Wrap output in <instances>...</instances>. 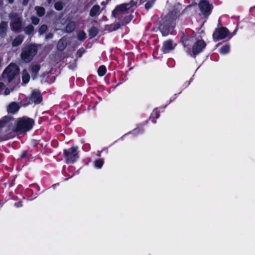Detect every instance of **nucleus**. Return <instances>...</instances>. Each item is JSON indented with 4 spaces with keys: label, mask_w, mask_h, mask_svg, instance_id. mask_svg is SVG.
Returning <instances> with one entry per match:
<instances>
[{
    "label": "nucleus",
    "mask_w": 255,
    "mask_h": 255,
    "mask_svg": "<svg viewBox=\"0 0 255 255\" xmlns=\"http://www.w3.org/2000/svg\"><path fill=\"white\" fill-rule=\"evenodd\" d=\"M33 124V120L26 117L20 118L16 122L8 117H4L0 120V136L7 134L12 131L25 132L31 129Z\"/></svg>",
    "instance_id": "obj_1"
},
{
    "label": "nucleus",
    "mask_w": 255,
    "mask_h": 255,
    "mask_svg": "<svg viewBox=\"0 0 255 255\" xmlns=\"http://www.w3.org/2000/svg\"><path fill=\"white\" fill-rule=\"evenodd\" d=\"M19 68L14 64H10L2 73V79L10 83L19 73Z\"/></svg>",
    "instance_id": "obj_2"
},
{
    "label": "nucleus",
    "mask_w": 255,
    "mask_h": 255,
    "mask_svg": "<svg viewBox=\"0 0 255 255\" xmlns=\"http://www.w3.org/2000/svg\"><path fill=\"white\" fill-rule=\"evenodd\" d=\"M37 48L35 45H30L25 47L21 54L22 59L25 62H30L36 54Z\"/></svg>",
    "instance_id": "obj_3"
},
{
    "label": "nucleus",
    "mask_w": 255,
    "mask_h": 255,
    "mask_svg": "<svg viewBox=\"0 0 255 255\" xmlns=\"http://www.w3.org/2000/svg\"><path fill=\"white\" fill-rule=\"evenodd\" d=\"M174 20L175 18L173 20H170L169 18L168 17L165 21L160 25L159 28L162 36H165L171 33V31L175 25Z\"/></svg>",
    "instance_id": "obj_4"
},
{
    "label": "nucleus",
    "mask_w": 255,
    "mask_h": 255,
    "mask_svg": "<svg viewBox=\"0 0 255 255\" xmlns=\"http://www.w3.org/2000/svg\"><path fill=\"white\" fill-rule=\"evenodd\" d=\"M77 147H72L68 150H64V154L67 163L74 162L78 158Z\"/></svg>",
    "instance_id": "obj_5"
},
{
    "label": "nucleus",
    "mask_w": 255,
    "mask_h": 255,
    "mask_svg": "<svg viewBox=\"0 0 255 255\" xmlns=\"http://www.w3.org/2000/svg\"><path fill=\"white\" fill-rule=\"evenodd\" d=\"M11 28L14 31H18L21 28V19L16 13H12L10 15Z\"/></svg>",
    "instance_id": "obj_6"
},
{
    "label": "nucleus",
    "mask_w": 255,
    "mask_h": 255,
    "mask_svg": "<svg viewBox=\"0 0 255 255\" xmlns=\"http://www.w3.org/2000/svg\"><path fill=\"white\" fill-rule=\"evenodd\" d=\"M228 30L226 27H221L215 30L213 34V38L215 41L225 38L229 34Z\"/></svg>",
    "instance_id": "obj_7"
},
{
    "label": "nucleus",
    "mask_w": 255,
    "mask_h": 255,
    "mask_svg": "<svg viewBox=\"0 0 255 255\" xmlns=\"http://www.w3.org/2000/svg\"><path fill=\"white\" fill-rule=\"evenodd\" d=\"M131 5L129 3L122 4L116 7L113 11L115 17H119L122 13H125Z\"/></svg>",
    "instance_id": "obj_8"
},
{
    "label": "nucleus",
    "mask_w": 255,
    "mask_h": 255,
    "mask_svg": "<svg viewBox=\"0 0 255 255\" xmlns=\"http://www.w3.org/2000/svg\"><path fill=\"white\" fill-rule=\"evenodd\" d=\"M206 43L202 40H198L194 43L192 47V53L196 55L199 53L205 47Z\"/></svg>",
    "instance_id": "obj_9"
},
{
    "label": "nucleus",
    "mask_w": 255,
    "mask_h": 255,
    "mask_svg": "<svg viewBox=\"0 0 255 255\" xmlns=\"http://www.w3.org/2000/svg\"><path fill=\"white\" fill-rule=\"evenodd\" d=\"M176 44L170 40H167L163 43L162 47V51L164 53H168L173 50L176 46Z\"/></svg>",
    "instance_id": "obj_10"
},
{
    "label": "nucleus",
    "mask_w": 255,
    "mask_h": 255,
    "mask_svg": "<svg viewBox=\"0 0 255 255\" xmlns=\"http://www.w3.org/2000/svg\"><path fill=\"white\" fill-rule=\"evenodd\" d=\"M199 6L204 14L209 12L211 9V6L207 0H200Z\"/></svg>",
    "instance_id": "obj_11"
},
{
    "label": "nucleus",
    "mask_w": 255,
    "mask_h": 255,
    "mask_svg": "<svg viewBox=\"0 0 255 255\" xmlns=\"http://www.w3.org/2000/svg\"><path fill=\"white\" fill-rule=\"evenodd\" d=\"M19 108L20 106L17 103L12 102L8 106L7 111L8 113L14 114L18 111Z\"/></svg>",
    "instance_id": "obj_12"
},
{
    "label": "nucleus",
    "mask_w": 255,
    "mask_h": 255,
    "mask_svg": "<svg viewBox=\"0 0 255 255\" xmlns=\"http://www.w3.org/2000/svg\"><path fill=\"white\" fill-rule=\"evenodd\" d=\"M31 99L33 100L35 103H40L41 101V98L39 92L37 91H33L31 96Z\"/></svg>",
    "instance_id": "obj_13"
},
{
    "label": "nucleus",
    "mask_w": 255,
    "mask_h": 255,
    "mask_svg": "<svg viewBox=\"0 0 255 255\" xmlns=\"http://www.w3.org/2000/svg\"><path fill=\"white\" fill-rule=\"evenodd\" d=\"M100 6L98 5H95L92 7L90 12V15L93 17L100 13Z\"/></svg>",
    "instance_id": "obj_14"
},
{
    "label": "nucleus",
    "mask_w": 255,
    "mask_h": 255,
    "mask_svg": "<svg viewBox=\"0 0 255 255\" xmlns=\"http://www.w3.org/2000/svg\"><path fill=\"white\" fill-rule=\"evenodd\" d=\"M30 79V76L26 70L22 72V81L24 84H27Z\"/></svg>",
    "instance_id": "obj_15"
},
{
    "label": "nucleus",
    "mask_w": 255,
    "mask_h": 255,
    "mask_svg": "<svg viewBox=\"0 0 255 255\" xmlns=\"http://www.w3.org/2000/svg\"><path fill=\"white\" fill-rule=\"evenodd\" d=\"M39 65H35L31 68V75L33 78H35L37 76V74L40 69Z\"/></svg>",
    "instance_id": "obj_16"
},
{
    "label": "nucleus",
    "mask_w": 255,
    "mask_h": 255,
    "mask_svg": "<svg viewBox=\"0 0 255 255\" xmlns=\"http://www.w3.org/2000/svg\"><path fill=\"white\" fill-rule=\"evenodd\" d=\"M23 39V38L22 36L19 35L17 36L13 40L12 45L13 46H17L20 45L22 43Z\"/></svg>",
    "instance_id": "obj_17"
},
{
    "label": "nucleus",
    "mask_w": 255,
    "mask_h": 255,
    "mask_svg": "<svg viewBox=\"0 0 255 255\" xmlns=\"http://www.w3.org/2000/svg\"><path fill=\"white\" fill-rule=\"evenodd\" d=\"M75 28V23L73 22H70L67 24L66 27V31L67 32H71Z\"/></svg>",
    "instance_id": "obj_18"
},
{
    "label": "nucleus",
    "mask_w": 255,
    "mask_h": 255,
    "mask_svg": "<svg viewBox=\"0 0 255 255\" xmlns=\"http://www.w3.org/2000/svg\"><path fill=\"white\" fill-rule=\"evenodd\" d=\"M66 42L63 39H61L59 41L58 44H57V48L59 50H63L64 49V48L66 47Z\"/></svg>",
    "instance_id": "obj_19"
},
{
    "label": "nucleus",
    "mask_w": 255,
    "mask_h": 255,
    "mask_svg": "<svg viewBox=\"0 0 255 255\" xmlns=\"http://www.w3.org/2000/svg\"><path fill=\"white\" fill-rule=\"evenodd\" d=\"M106 72V68L105 66L102 65L99 67L98 70V73L99 76H103Z\"/></svg>",
    "instance_id": "obj_20"
},
{
    "label": "nucleus",
    "mask_w": 255,
    "mask_h": 255,
    "mask_svg": "<svg viewBox=\"0 0 255 255\" xmlns=\"http://www.w3.org/2000/svg\"><path fill=\"white\" fill-rule=\"evenodd\" d=\"M230 51V46L229 45H226L222 47L220 49V52L221 54H226Z\"/></svg>",
    "instance_id": "obj_21"
},
{
    "label": "nucleus",
    "mask_w": 255,
    "mask_h": 255,
    "mask_svg": "<svg viewBox=\"0 0 255 255\" xmlns=\"http://www.w3.org/2000/svg\"><path fill=\"white\" fill-rule=\"evenodd\" d=\"M98 30L96 27H92L90 31H89V35L90 36L91 38H93L96 36V35L98 34Z\"/></svg>",
    "instance_id": "obj_22"
},
{
    "label": "nucleus",
    "mask_w": 255,
    "mask_h": 255,
    "mask_svg": "<svg viewBox=\"0 0 255 255\" xmlns=\"http://www.w3.org/2000/svg\"><path fill=\"white\" fill-rule=\"evenodd\" d=\"M86 37V33L83 31H80L78 34V35H77V38L79 40H83L84 39H85Z\"/></svg>",
    "instance_id": "obj_23"
},
{
    "label": "nucleus",
    "mask_w": 255,
    "mask_h": 255,
    "mask_svg": "<svg viewBox=\"0 0 255 255\" xmlns=\"http://www.w3.org/2000/svg\"><path fill=\"white\" fill-rule=\"evenodd\" d=\"M35 10L39 16H42L44 14V9L43 7L37 6Z\"/></svg>",
    "instance_id": "obj_24"
},
{
    "label": "nucleus",
    "mask_w": 255,
    "mask_h": 255,
    "mask_svg": "<svg viewBox=\"0 0 255 255\" xmlns=\"http://www.w3.org/2000/svg\"><path fill=\"white\" fill-rule=\"evenodd\" d=\"M34 30L33 26L29 25L26 27L24 29V31L27 34H31Z\"/></svg>",
    "instance_id": "obj_25"
},
{
    "label": "nucleus",
    "mask_w": 255,
    "mask_h": 255,
    "mask_svg": "<svg viewBox=\"0 0 255 255\" xmlns=\"http://www.w3.org/2000/svg\"><path fill=\"white\" fill-rule=\"evenodd\" d=\"M54 7L56 10H60L63 8V5L61 1H58L55 3Z\"/></svg>",
    "instance_id": "obj_26"
},
{
    "label": "nucleus",
    "mask_w": 255,
    "mask_h": 255,
    "mask_svg": "<svg viewBox=\"0 0 255 255\" xmlns=\"http://www.w3.org/2000/svg\"><path fill=\"white\" fill-rule=\"evenodd\" d=\"M154 1L155 0H149L148 1L145 5V8L147 9L150 8L154 3Z\"/></svg>",
    "instance_id": "obj_27"
},
{
    "label": "nucleus",
    "mask_w": 255,
    "mask_h": 255,
    "mask_svg": "<svg viewBox=\"0 0 255 255\" xmlns=\"http://www.w3.org/2000/svg\"><path fill=\"white\" fill-rule=\"evenodd\" d=\"M103 160H102L101 159L96 160L95 162V167H96L98 168H101L102 166H103Z\"/></svg>",
    "instance_id": "obj_28"
},
{
    "label": "nucleus",
    "mask_w": 255,
    "mask_h": 255,
    "mask_svg": "<svg viewBox=\"0 0 255 255\" xmlns=\"http://www.w3.org/2000/svg\"><path fill=\"white\" fill-rule=\"evenodd\" d=\"M7 26V23L5 22H2L0 24V30L1 32H4Z\"/></svg>",
    "instance_id": "obj_29"
},
{
    "label": "nucleus",
    "mask_w": 255,
    "mask_h": 255,
    "mask_svg": "<svg viewBox=\"0 0 255 255\" xmlns=\"http://www.w3.org/2000/svg\"><path fill=\"white\" fill-rule=\"evenodd\" d=\"M47 29V27L45 25H42L39 30V34H42L43 33H44Z\"/></svg>",
    "instance_id": "obj_30"
},
{
    "label": "nucleus",
    "mask_w": 255,
    "mask_h": 255,
    "mask_svg": "<svg viewBox=\"0 0 255 255\" xmlns=\"http://www.w3.org/2000/svg\"><path fill=\"white\" fill-rule=\"evenodd\" d=\"M182 43L184 47H188L190 45V40L189 39H186L182 40Z\"/></svg>",
    "instance_id": "obj_31"
},
{
    "label": "nucleus",
    "mask_w": 255,
    "mask_h": 255,
    "mask_svg": "<svg viewBox=\"0 0 255 255\" xmlns=\"http://www.w3.org/2000/svg\"><path fill=\"white\" fill-rule=\"evenodd\" d=\"M171 15H172V13H171V14H168V15L167 16V17H166V19H165V21H166V20L167 19V18H168H168H169V20H173V19H174V18H175V20H174V21H175V20L176 19L177 16H176V15H175V14H174V15H173V16H171Z\"/></svg>",
    "instance_id": "obj_32"
},
{
    "label": "nucleus",
    "mask_w": 255,
    "mask_h": 255,
    "mask_svg": "<svg viewBox=\"0 0 255 255\" xmlns=\"http://www.w3.org/2000/svg\"><path fill=\"white\" fill-rule=\"evenodd\" d=\"M31 20H32V22L35 25L37 24L39 22L38 18H37L35 17H32Z\"/></svg>",
    "instance_id": "obj_33"
},
{
    "label": "nucleus",
    "mask_w": 255,
    "mask_h": 255,
    "mask_svg": "<svg viewBox=\"0 0 255 255\" xmlns=\"http://www.w3.org/2000/svg\"><path fill=\"white\" fill-rule=\"evenodd\" d=\"M131 16H128V17H126L125 19V22H124V24H127L131 20Z\"/></svg>",
    "instance_id": "obj_34"
},
{
    "label": "nucleus",
    "mask_w": 255,
    "mask_h": 255,
    "mask_svg": "<svg viewBox=\"0 0 255 255\" xmlns=\"http://www.w3.org/2000/svg\"><path fill=\"white\" fill-rule=\"evenodd\" d=\"M53 37V34L52 33H49L45 36V39H51Z\"/></svg>",
    "instance_id": "obj_35"
},
{
    "label": "nucleus",
    "mask_w": 255,
    "mask_h": 255,
    "mask_svg": "<svg viewBox=\"0 0 255 255\" xmlns=\"http://www.w3.org/2000/svg\"><path fill=\"white\" fill-rule=\"evenodd\" d=\"M12 89H11V90H9V89H5V91H4V95H8V94L10 93V91H12Z\"/></svg>",
    "instance_id": "obj_36"
},
{
    "label": "nucleus",
    "mask_w": 255,
    "mask_h": 255,
    "mask_svg": "<svg viewBox=\"0 0 255 255\" xmlns=\"http://www.w3.org/2000/svg\"><path fill=\"white\" fill-rule=\"evenodd\" d=\"M120 27V24H117L115 27L114 28V30H117Z\"/></svg>",
    "instance_id": "obj_37"
},
{
    "label": "nucleus",
    "mask_w": 255,
    "mask_h": 255,
    "mask_svg": "<svg viewBox=\"0 0 255 255\" xmlns=\"http://www.w3.org/2000/svg\"><path fill=\"white\" fill-rule=\"evenodd\" d=\"M29 0H23V3L24 5H26L28 3Z\"/></svg>",
    "instance_id": "obj_38"
},
{
    "label": "nucleus",
    "mask_w": 255,
    "mask_h": 255,
    "mask_svg": "<svg viewBox=\"0 0 255 255\" xmlns=\"http://www.w3.org/2000/svg\"><path fill=\"white\" fill-rule=\"evenodd\" d=\"M26 153V152H24L23 153H22L21 155H20V157L21 158H22L23 157H24V156L25 155Z\"/></svg>",
    "instance_id": "obj_39"
},
{
    "label": "nucleus",
    "mask_w": 255,
    "mask_h": 255,
    "mask_svg": "<svg viewBox=\"0 0 255 255\" xmlns=\"http://www.w3.org/2000/svg\"><path fill=\"white\" fill-rule=\"evenodd\" d=\"M176 7H177V9H179V8H180L181 6H180V5L179 4H177L176 5Z\"/></svg>",
    "instance_id": "obj_40"
},
{
    "label": "nucleus",
    "mask_w": 255,
    "mask_h": 255,
    "mask_svg": "<svg viewBox=\"0 0 255 255\" xmlns=\"http://www.w3.org/2000/svg\"><path fill=\"white\" fill-rule=\"evenodd\" d=\"M3 86V84L2 82H0V88Z\"/></svg>",
    "instance_id": "obj_41"
},
{
    "label": "nucleus",
    "mask_w": 255,
    "mask_h": 255,
    "mask_svg": "<svg viewBox=\"0 0 255 255\" xmlns=\"http://www.w3.org/2000/svg\"><path fill=\"white\" fill-rule=\"evenodd\" d=\"M8 0L9 2L10 3H11L13 2V0Z\"/></svg>",
    "instance_id": "obj_42"
},
{
    "label": "nucleus",
    "mask_w": 255,
    "mask_h": 255,
    "mask_svg": "<svg viewBox=\"0 0 255 255\" xmlns=\"http://www.w3.org/2000/svg\"><path fill=\"white\" fill-rule=\"evenodd\" d=\"M187 52H190L189 48H187Z\"/></svg>",
    "instance_id": "obj_43"
},
{
    "label": "nucleus",
    "mask_w": 255,
    "mask_h": 255,
    "mask_svg": "<svg viewBox=\"0 0 255 255\" xmlns=\"http://www.w3.org/2000/svg\"><path fill=\"white\" fill-rule=\"evenodd\" d=\"M48 2L50 3L52 1V0H48Z\"/></svg>",
    "instance_id": "obj_44"
},
{
    "label": "nucleus",
    "mask_w": 255,
    "mask_h": 255,
    "mask_svg": "<svg viewBox=\"0 0 255 255\" xmlns=\"http://www.w3.org/2000/svg\"><path fill=\"white\" fill-rule=\"evenodd\" d=\"M1 4V0H0V5Z\"/></svg>",
    "instance_id": "obj_45"
},
{
    "label": "nucleus",
    "mask_w": 255,
    "mask_h": 255,
    "mask_svg": "<svg viewBox=\"0 0 255 255\" xmlns=\"http://www.w3.org/2000/svg\"><path fill=\"white\" fill-rule=\"evenodd\" d=\"M180 9H178V12H179L180 11Z\"/></svg>",
    "instance_id": "obj_46"
}]
</instances>
